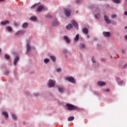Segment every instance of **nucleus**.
Returning a JSON list of instances; mask_svg holds the SVG:
<instances>
[{
  "label": "nucleus",
  "mask_w": 127,
  "mask_h": 127,
  "mask_svg": "<svg viewBox=\"0 0 127 127\" xmlns=\"http://www.w3.org/2000/svg\"><path fill=\"white\" fill-rule=\"evenodd\" d=\"M44 62H45V63H48V62H49V59H45L44 60Z\"/></svg>",
  "instance_id": "2f4dec72"
},
{
  "label": "nucleus",
  "mask_w": 127,
  "mask_h": 127,
  "mask_svg": "<svg viewBox=\"0 0 127 127\" xmlns=\"http://www.w3.org/2000/svg\"><path fill=\"white\" fill-rule=\"evenodd\" d=\"M98 86H104L106 85V82L104 81H99L97 82Z\"/></svg>",
  "instance_id": "1a4fd4ad"
},
{
  "label": "nucleus",
  "mask_w": 127,
  "mask_h": 127,
  "mask_svg": "<svg viewBox=\"0 0 127 127\" xmlns=\"http://www.w3.org/2000/svg\"><path fill=\"white\" fill-rule=\"evenodd\" d=\"M66 80H74L73 77H66Z\"/></svg>",
  "instance_id": "c756f323"
},
{
  "label": "nucleus",
  "mask_w": 127,
  "mask_h": 127,
  "mask_svg": "<svg viewBox=\"0 0 127 127\" xmlns=\"http://www.w3.org/2000/svg\"><path fill=\"white\" fill-rule=\"evenodd\" d=\"M9 73H10V72H9V71H8V70H6V71L4 72V74L5 75H8Z\"/></svg>",
  "instance_id": "72a5a7b5"
},
{
  "label": "nucleus",
  "mask_w": 127,
  "mask_h": 127,
  "mask_svg": "<svg viewBox=\"0 0 127 127\" xmlns=\"http://www.w3.org/2000/svg\"><path fill=\"white\" fill-rule=\"evenodd\" d=\"M2 115L4 116L5 118L8 119L9 117L8 113L7 112H3L2 113Z\"/></svg>",
  "instance_id": "2eb2a0df"
},
{
  "label": "nucleus",
  "mask_w": 127,
  "mask_h": 127,
  "mask_svg": "<svg viewBox=\"0 0 127 127\" xmlns=\"http://www.w3.org/2000/svg\"><path fill=\"white\" fill-rule=\"evenodd\" d=\"M122 83H123V81H121L119 83V85H122Z\"/></svg>",
  "instance_id": "a18cd8bd"
},
{
  "label": "nucleus",
  "mask_w": 127,
  "mask_h": 127,
  "mask_svg": "<svg viewBox=\"0 0 127 127\" xmlns=\"http://www.w3.org/2000/svg\"><path fill=\"white\" fill-rule=\"evenodd\" d=\"M71 23H72V25L74 26V27H75V28H78V23L76 22V21L72 20L71 21Z\"/></svg>",
  "instance_id": "39448f33"
},
{
  "label": "nucleus",
  "mask_w": 127,
  "mask_h": 127,
  "mask_svg": "<svg viewBox=\"0 0 127 127\" xmlns=\"http://www.w3.org/2000/svg\"><path fill=\"white\" fill-rule=\"evenodd\" d=\"M5 58L6 59H9L10 57L8 55H5Z\"/></svg>",
  "instance_id": "473e14b6"
},
{
  "label": "nucleus",
  "mask_w": 127,
  "mask_h": 127,
  "mask_svg": "<svg viewBox=\"0 0 127 127\" xmlns=\"http://www.w3.org/2000/svg\"><path fill=\"white\" fill-rule=\"evenodd\" d=\"M103 92H110V89H105L103 90Z\"/></svg>",
  "instance_id": "f704fd0d"
},
{
  "label": "nucleus",
  "mask_w": 127,
  "mask_h": 127,
  "mask_svg": "<svg viewBox=\"0 0 127 127\" xmlns=\"http://www.w3.org/2000/svg\"><path fill=\"white\" fill-rule=\"evenodd\" d=\"M0 51H1V50L0 49Z\"/></svg>",
  "instance_id": "3c124183"
},
{
  "label": "nucleus",
  "mask_w": 127,
  "mask_h": 127,
  "mask_svg": "<svg viewBox=\"0 0 127 127\" xmlns=\"http://www.w3.org/2000/svg\"><path fill=\"white\" fill-rule=\"evenodd\" d=\"M56 85V81H53V80H49L48 84V87L49 88H52L53 87H55Z\"/></svg>",
  "instance_id": "f03ea898"
},
{
  "label": "nucleus",
  "mask_w": 127,
  "mask_h": 127,
  "mask_svg": "<svg viewBox=\"0 0 127 127\" xmlns=\"http://www.w3.org/2000/svg\"><path fill=\"white\" fill-rule=\"evenodd\" d=\"M8 24H9V21L8 20L1 22V24H2V25H5Z\"/></svg>",
  "instance_id": "f3484780"
},
{
  "label": "nucleus",
  "mask_w": 127,
  "mask_h": 127,
  "mask_svg": "<svg viewBox=\"0 0 127 127\" xmlns=\"http://www.w3.org/2000/svg\"><path fill=\"white\" fill-rule=\"evenodd\" d=\"M6 30L8 31V32H12V28L10 26H8L6 28Z\"/></svg>",
  "instance_id": "6ab92c4d"
},
{
  "label": "nucleus",
  "mask_w": 127,
  "mask_h": 127,
  "mask_svg": "<svg viewBox=\"0 0 127 127\" xmlns=\"http://www.w3.org/2000/svg\"><path fill=\"white\" fill-rule=\"evenodd\" d=\"M30 19H31V20H33V21H36V19H37V18H36V17H31Z\"/></svg>",
  "instance_id": "a878e982"
},
{
  "label": "nucleus",
  "mask_w": 127,
  "mask_h": 127,
  "mask_svg": "<svg viewBox=\"0 0 127 127\" xmlns=\"http://www.w3.org/2000/svg\"><path fill=\"white\" fill-rule=\"evenodd\" d=\"M62 53H63L64 54H66V53H67V50H64L63 51Z\"/></svg>",
  "instance_id": "4c0bfd02"
},
{
  "label": "nucleus",
  "mask_w": 127,
  "mask_h": 127,
  "mask_svg": "<svg viewBox=\"0 0 127 127\" xmlns=\"http://www.w3.org/2000/svg\"><path fill=\"white\" fill-rule=\"evenodd\" d=\"M37 5H39V3L34 4V5H33L31 7V9L34 8L36 7V6H37Z\"/></svg>",
  "instance_id": "b1692460"
},
{
  "label": "nucleus",
  "mask_w": 127,
  "mask_h": 127,
  "mask_svg": "<svg viewBox=\"0 0 127 127\" xmlns=\"http://www.w3.org/2000/svg\"><path fill=\"white\" fill-rule=\"evenodd\" d=\"M69 83H72V84H75V80H67Z\"/></svg>",
  "instance_id": "5701e85b"
},
{
  "label": "nucleus",
  "mask_w": 127,
  "mask_h": 127,
  "mask_svg": "<svg viewBox=\"0 0 127 127\" xmlns=\"http://www.w3.org/2000/svg\"><path fill=\"white\" fill-rule=\"evenodd\" d=\"M14 25H16V26H18V24H16V23H15V24H14Z\"/></svg>",
  "instance_id": "09e8293b"
},
{
  "label": "nucleus",
  "mask_w": 127,
  "mask_h": 127,
  "mask_svg": "<svg viewBox=\"0 0 127 127\" xmlns=\"http://www.w3.org/2000/svg\"><path fill=\"white\" fill-rule=\"evenodd\" d=\"M92 61L93 63H96V60H95L94 58H92Z\"/></svg>",
  "instance_id": "58836bf2"
},
{
  "label": "nucleus",
  "mask_w": 127,
  "mask_h": 127,
  "mask_svg": "<svg viewBox=\"0 0 127 127\" xmlns=\"http://www.w3.org/2000/svg\"><path fill=\"white\" fill-rule=\"evenodd\" d=\"M57 72H61V68H56Z\"/></svg>",
  "instance_id": "e433bc0d"
},
{
  "label": "nucleus",
  "mask_w": 127,
  "mask_h": 127,
  "mask_svg": "<svg viewBox=\"0 0 127 127\" xmlns=\"http://www.w3.org/2000/svg\"><path fill=\"white\" fill-rule=\"evenodd\" d=\"M59 25V22H58V21L57 20H55L52 23V25H53V26H56Z\"/></svg>",
  "instance_id": "ddd939ff"
},
{
  "label": "nucleus",
  "mask_w": 127,
  "mask_h": 127,
  "mask_svg": "<svg viewBox=\"0 0 127 127\" xmlns=\"http://www.w3.org/2000/svg\"><path fill=\"white\" fill-rule=\"evenodd\" d=\"M86 35H87V38H90V35H88V34H86Z\"/></svg>",
  "instance_id": "37998d69"
},
{
  "label": "nucleus",
  "mask_w": 127,
  "mask_h": 127,
  "mask_svg": "<svg viewBox=\"0 0 127 127\" xmlns=\"http://www.w3.org/2000/svg\"><path fill=\"white\" fill-rule=\"evenodd\" d=\"M82 31L83 32V33H84L85 34H88L89 31L88 30V29L86 28H83L82 29Z\"/></svg>",
  "instance_id": "a211bd4d"
},
{
  "label": "nucleus",
  "mask_w": 127,
  "mask_h": 127,
  "mask_svg": "<svg viewBox=\"0 0 127 127\" xmlns=\"http://www.w3.org/2000/svg\"><path fill=\"white\" fill-rule=\"evenodd\" d=\"M111 17H112V18H115V17H117V15H116V14L112 15Z\"/></svg>",
  "instance_id": "c9c22d12"
},
{
  "label": "nucleus",
  "mask_w": 127,
  "mask_h": 127,
  "mask_svg": "<svg viewBox=\"0 0 127 127\" xmlns=\"http://www.w3.org/2000/svg\"><path fill=\"white\" fill-rule=\"evenodd\" d=\"M64 40H65L66 43H67V44H69L70 42V39H69V38H68V37H67L66 36H64Z\"/></svg>",
  "instance_id": "f8f14e48"
},
{
  "label": "nucleus",
  "mask_w": 127,
  "mask_h": 127,
  "mask_svg": "<svg viewBox=\"0 0 127 127\" xmlns=\"http://www.w3.org/2000/svg\"><path fill=\"white\" fill-rule=\"evenodd\" d=\"M67 111H77L78 110V108L77 106L72 105V104H66Z\"/></svg>",
  "instance_id": "f257e3e1"
},
{
  "label": "nucleus",
  "mask_w": 127,
  "mask_h": 127,
  "mask_svg": "<svg viewBox=\"0 0 127 127\" xmlns=\"http://www.w3.org/2000/svg\"><path fill=\"white\" fill-rule=\"evenodd\" d=\"M66 28L67 30L72 29V28H73V26L72 25V24H69L66 26Z\"/></svg>",
  "instance_id": "dca6fc26"
},
{
  "label": "nucleus",
  "mask_w": 127,
  "mask_h": 127,
  "mask_svg": "<svg viewBox=\"0 0 127 127\" xmlns=\"http://www.w3.org/2000/svg\"><path fill=\"white\" fill-rule=\"evenodd\" d=\"M125 39H126V40H127V35H126V36H125Z\"/></svg>",
  "instance_id": "c03bdc74"
},
{
  "label": "nucleus",
  "mask_w": 127,
  "mask_h": 127,
  "mask_svg": "<svg viewBox=\"0 0 127 127\" xmlns=\"http://www.w3.org/2000/svg\"><path fill=\"white\" fill-rule=\"evenodd\" d=\"M39 94H35V96H39Z\"/></svg>",
  "instance_id": "de8ad7c7"
},
{
  "label": "nucleus",
  "mask_w": 127,
  "mask_h": 127,
  "mask_svg": "<svg viewBox=\"0 0 127 127\" xmlns=\"http://www.w3.org/2000/svg\"><path fill=\"white\" fill-rule=\"evenodd\" d=\"M5 0H0V2H2L3 1H4Z\"/></svg>",
  "instance_id": "49530a36"
},
{
  "label": "nucleus",
  "mask_w": 127,
  "mask_h": 127,
  "mask_svg": "<svg viewBox=\"0 0 127 127\" xmlns=\"http://www.w3.org/2000/svg\"><path fill=\"white\" fill-rule=\"evenodd\" d=\"M75 41H78L79 40V35L77 34L74 38Z\"/></svg>",
  "instance_id": "bb28decb"
},
{
  "label": "nucleus",
  "mask_w": 127,
  "mask_h": 127,
  "mask_svg": "<svg viewBox=\"0 0 127 127\" xmlns=\"http://www.w3.org/2000/svg\"><path fill=\"white\" fill-rule=\"evenodd\" d=\"M76 3H79V2H81L80 0H76Z\"/></svg>",
  "instance_id": "ea45409f"
},
{
  "label": "nucleus",
  "mask_w": 127,
  "mask_h": 127,
  "mask_svg": "<svg viewBox=\"0 0 127 127\" xmlns=\"http://www.w3.org/2000/svg\"><path fill=\"white\" fill-rule=\"evenodd\" d=\"M25 33V31L20 30L18 31L16 34L15 35H22V34H24Z\"/></svg>",
  "instance_id": "0eeeda50"
},
{
  "label": "nucleus",
  "mask_w": 127,
  "mask_h": 127,
  "mask_svg": "<svg viewBox=\"0 0 127 127\" xmlns=\"http://www.w3.org/2000/svg\"><path fill=\"white\" fill-rule=\"evenodd\" d=\"M47 17H49V18H51V17H52V16H51V15H48Z\"/></svg>",
  "instance_id": "a19ab883"
},
{
  "label": "nucleus",
  "mask_w": 127,
  "mask_h": 127,
  "mask_svg": "<svg viewBox=\"0 0 127 127\" xmlns=\"http://www.w3.org/2000/svg\"><path fill=\"white\" fill-rule=\"evenodd\" d=\"M126 66H127V64H126Z\"/></svg>",
  "instance_id": "603ef678"
},
{
  "label": "nucleus",
  "mask_w": 127,
  "mask_h": 127,
  "mask_svg": "<svg viewBox=\"0 0 127 127\" xmlns=\"http://www.w3.org/2000/svg\"><path fill=\"white\" fill-rule=\"evenodd\" d=\"M103 34L105 37H110L111 34L109 32H103Z\"/></svg>",
  "instance_id": "6e6552de"
},
{
  "label": "nucleus",
  "mask_w": 127,
  "mask_h": 127,
  "mask_svg": "<svg viewBox=\"0 0 127 127\" xmlns=\"http://www.w3.org/2000/svg\"><path fill=\"white\" fill-rule=\"evenodd\" d=\"M64 13L66 16H69L71 14V10L69 9H65L64 10Z\"/></svg>",
  "instance_id": "20e7f679"
},
{
  "label": "nucleus",
  "mask_w": 127,
  "mask_h": 127,
  "mask_svg": "<svg viewBox=\"0 0 127 127\" xmlns=\"http://www.w3.org/2000/svg\"><path fill=\"white\" fill-rule=\"evenodd\" d=\"M113 2H115V3H120L121 2V0H113Z\"/></svg>",
  "instance_id": "393cba45"
},
{
  "label": "nucleus",
  "mask_w": 127,
  "mask_h": 127,
  "mask_svg": "<svg viewBox=\"0 0 127 127\" xmlns=\"http://www.w3.org/2000/svg\"><path fill=\"white\" fill-rule=\"evenodd\" d=\"M44 9H45V8L43 6V5H40L38 7L37 10L38 12H40V11H42V10H44Z\"/></svg>",
  "instance_id": "7ed1b4c3"
},
{
  "label": "nucleus",
  "mask_w": 127,
  "mask_h": 127,
  "mask_svg": "<svg viewBox=\"0 0 127 127\" xmlns=\"http://www.w3.org/2000/svg\"><path fill=\"white\" fill-rule=\"evenodd\" d=\"M50 58L51 59H52V60H53V61H55V60H56V58H55V57L53 56H50Z\"/></svg>",
  "instance_id": "c85d7f7f"
},
{
  "label": "nucleus",
  "mask_w": 127,
  "mask_h": 127,
  "mask_svg": "<svg viewBox=\"0 0 127 127\" xmlns=\"http://www.w3.org/2000/svg\"><path fill=\"white\" fill-rule=\"evenodd\" d=\"M127 26L125 27V29H127Z\"/></svg>",
  "instance_id": "8fccbe9b"
},
{
  "label": "nucleus",
  "mask_w": 127,
  "mask_h": 127,
  "mask_svg": "<svg viewBox=\"0 0 127 127\" xmlns=\"http://www.w3.org/2000/svg\"><path fill=\"white\" fill-rule=\"evenodd\" d=\"M95 17L96 19H99L100 18V13H98L95 15Z\"/></svg>",
  "instance_id": "cd10ccee"
},
{
  "label": "nucleus",
  "mask_w": 127,
  "mask_h": 127,
  "mask_svg": "<svg viewBox=\"0 0 127 127\" xmlns=\"http://www.w3.org/2000/svg\"><path fill=\"white\" fill-rule=\"evenodd\" d=\"M74 117L72 116H70L68 118V119H67V121H68L69 122L72 121L74 120Z\"/></svg>",
  "instance_id": "4be33fe9"
},
{
  "label": "nucleus",
  "mask_w": 127,
  "mask_h": 127,
  "mask_svg": "<svg viewBox=\"0 0 127 127\" xmlns=\"http://www.w3.org/2000/svg\"><path fill=\"white\" fill-rule=\"evenodd\" d=\"M64 90L65 89L64 87H58V90L59 91V92L61 93H64Z\"/></svg>",
  "instance_id": "4468645a"
},
{
  "label": "nucleus",
  "mask_w": 127,
  "mask_h": 127,
  "mask_svg": "<svg viewBox=\"0 0 127 127\" xmlns=\"http://www.w3.org/2000/svg\"><path fill=\"white\" fill-rule=\"evenodd\" d=\"M11 116L12 117V119L13 120L16 121L17 119V116H16V115L14 114H11Z\"/></svg>",
  "instance_id": "aec40b11"
},
{
  "label": "nucleus",
  "mask_w": 127,
  "mask_h": 127,
  "mask_svg": "<svg viewBox=\"0 0 127 127\" xmlns=\"http://www.w3.org/2000/svg\"><path fill=\"white\" fill-rule=\"evenodd\" d=\"M19 60V57L16 56L14 61V65H16L17 64V61Z\"/></svg>",
  "instance_id": "9d476101"
},
{
  "label": "nucleus",
  "mask_w": 127,
  "mask_h": 127,
  "mask_svg": "<svg viewBox=\"0 0 127 127\" xmlns=\"http://www.w3.org/2000/svg\"><path fill=\"white\" fill-rule=\"evenodd\" d=\"M27 46V52H30V50H31V47H30V45H29V43H27L26 44Z\"/></svg>",
  "instance_id": "9b49d317"
},
{
  "label": "nucleus",
  "mask_w": 127,
  "mask_h": 127,
  "mask_svg": "<svg viewBox=\"0 0 127 127\" xmlns=\"http://www.w3.org/2000/svg\"><path fill=\"white\" fill-rule=\"evenodd\" d=\"M124 14H125V15H127V11H126L124 12Z\"/></svg>",
  "instance_id": "79ce46f5"
},
{
  "label": "nucleus",
  "mask_w": 127,
  "mask_h": 127,
  "mask_svg": "<svg viewBox=\"0 0 127 127\" xmlns=\"http://www.w3.org/2000/svg\"><path fill=\"white\" fill-rule=\"evenodd\" d=\"M85 44H81L80 46V48H81L82 49H83V48H85Z\"/></svg>",
  "instance_id": "7c9ffc66"
},
{
  "label": "nucleus",
  "mask_w": 127,
  "mask_h": 127,
  "mask_svg": "<svg viewBox=\"0 0 127 127\" xmlns=\"http://www.w3.org/2000/svg\"><path fill=\"white\" fill-rule=\"evenodd\" d=\"M104 17L105 21H106V22L108 24H110V23H111V20L109 19V17H108V16L106 15H104Z\"/></svg>",
  "instance_id": "423d86ee"
},
{
  "label": "nucleus",
  "mask_w": 127,
  "mask_h": 127,
  "mask_svg": "<svg viewBox=\"0 0 127 127\" xmlns=\"http://www.w3.org/2000/svg\"><path fill=\"white\" fill-rule=\"evenodd\" d=\"M27 26H28V23H24L23 24V25H22V27L23 28H26V27H27Z\"/></svg>",
  "instance_id": "412c9836"
}]
</instances>
